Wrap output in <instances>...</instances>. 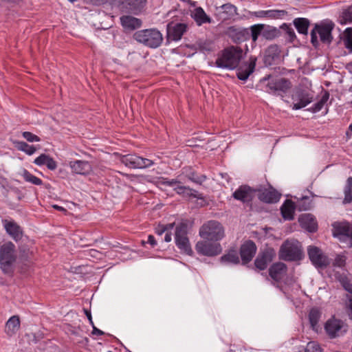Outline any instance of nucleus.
<instances>
[{"instance_id": "09e8293b", "label": "nucleus", "mask_w": 352, "mask_h": 352, "mask_svg": "<svg viewBox=\"0 0 352 352\" xmlns=\"http://www.w3.org/2000/svg\"><path fill=\"white\" fill-rule=\"evenodd\" d=\"M342 16L344 23L352 22V6L343 11Z\"/></svg>"}, {"instance_id": "bf43d9fd", "label": "nucleus", "mask_w": 352, "mask_h": 352, "mask_svg": "<svg viewBox=\"0 0 352 352\" xmlns=\"http://www.w3.org/2000/svg\"><path fill=\"white\" fill-rule=\"evenodd\" d=\"M190 180H192L193 182L195 183H197V184H201V183L205 181V179H206V177L204 176V175H201V177H190Z\"/></svg>"}, {"instance_id": "c85d7f7f", "label": "nucleus", "mask_w": 352, "mask_h": 352, "mask_svg": "<svg viewBox=\"0 0 352 352\" xmlns=\"http://www.w3.org/2000/svg\"><path fill=\"white\" fill-rule=\"evenodd\" d=\"M20 328V320L18 316H13L7 321L5 331L9 336L16 333Z\"/></svg>"}, {"instance_id": "393cba45", "label": "nucleus", "mask_w": 352, "mask_h": 352, "mask_svg": "<svg viewBox=\"0 0 352 352\" xmlns=\"http://www.w3.org/2000/svg\"><path fill=\"white\" fill-rule=\"evenodd\" d=\"M299 223L300 226L309 232L317 230L318 225L315 217L311 214H304L300 216Z\"/></svg>"}, {"instance_id": "a18cd8bd", "label": "nucleus", "mask_w": 352, "mask_h": 352, "mask_svg": "<svg viewBox=\"0 0 352 352\" xmlns=\"http://www.w3.org/2000/svg\"><path fill=\"white\" fill-rule=\"evenodd\" d=\"M287 12L283 10H267V18L270 19H281L287 15Z\"/></svg>"}, {"instance_id": "4c0bfd02", "label": "nucleus", "mask_w": 352, "mask_h": 352, "mask_svg": "<svg viewBox=\"0 0 352 352\" xmlns=\"http://www.w3.org/2000/svg\"><path fill=\"white\" fill-rule=\"evenodd\" d=\"M338 280L340 283L343 288L352 294V279L349 278L345 274H339L336 276Z\"/></svg>"}, {"instance_id": "0e129e2a", "label": "nucleus", "mask_w": 352, "mask_h": 352, "mask_svg": "<svg viewBox=\"0 0 352 352\" xmlns=\"http://www.w3.org/2000/svg\"><path fill=\"white\" fill-rule=\"evenodd\" d=\"M92 327H93L92 334L98 335V336H102V335L104 334V333L102 331L96 328L94 324L92 325Z\"/></svg>"}, {"instance_id": "a878e982", "label": "nucleus", "mask_w": 352, "mask_h": 352, "mask_svg": "<svg viewBox=\"0 0 352 352\" xmlns=\"http://www.w3.org/2000/svg\"><path fill=\"white\" fill-rule=\"evenodd\" d=\"M280 195L274 189H265L259 192L258 199L265 203H276Z\"/></svg>"}, {"instance_id": "aec40b11", "label": "nucleus", "mask_w": 352, "mask_h": 352, "mask_svg": "<svg viewBox=\"0 0 352 352\" xmlns=\"http://www.w3.org/2000/svg\"><path fill=\"white\" fill-rule=\"evenodd\" d=\"M187 30L188 25L186 23H168L167 25L168 36L173 41H179Z\"/></svg>"}, {"instance_id": "2f4dec72", "label": "nucleus", "mask_w": 352, "mask_h": 352, "mask_svg": "<svg viewBox=\"0 0 352 352\" xmlns=\"http://www.w3.org/2000/svg\"><path fill=\"white\" fill-rule=\"evenodd\" d=\"M293 24L299 34L307 35L310 25V21L307 18H296Z\"/></svg>"}, {"instance_id": "7c9ffc66", "label": "nucleus", "mask_w": 352, "mask_h": 352, "mask_svg": "<svg viewBox=\"0 0 352 352\" xmlns=\"http://www.w3.org/2000/svg\"><path fill=\"white\" fill-rule=\"evenodd\" d=\"M321 317L320 311L316 308H312L309 313V321L310 323L311 328L313 331L318 332L319 329V325L318 324Z\"/></svg>"}, {"instance_id": "f257e3e1", "label": "nucleus", "mask_w": 352, "mask_h": 352, "mask_svg": "<svg viewBox=\"0 0 352 352\" xmlns=\"http://www.w3.org/2000/svg\"><path fill=\"white\" fill-rule=\"evenodd\" d=\"M243 50L237 46H231L223 51L215 62L218 67L233 69L238 67L242 58Z\"/></svg>"}, {"instance_id": "9b49d317", "label": "nucleus", "mask_w": 352, "mask_h": 352, "mask_svg": "<svg viewBox=\"0 0 352 352\" xmlns=\"http://www.w3.org/2000/svg\"><path fill=\"white\" fill-rule=\"evenodd\" d=\"M292 87V82L285 78L272 79L266 85V91L277 96H282Z\"/></svg>"}, {"instance_id": "774afa93", "label": "nucleus", "mask_w": 352, "mask_h": 352, "mask_svg": "<svg viewBox=\"0 0 352 352\" xmlns=\"http://www.w3.org/2000/svg\"><path fill=\"white\" fill-rule=\"evenodd\" d=\"M175 226L174 223H168L166 225H164V227L166 228V232H171V230L173 229Z\"/></svg>"}, {"instance_id": "1a4fd4ad", "label": "nucleus", "mask_w": 352, "mask_h": 352, "mask_svg": "<svg viewBox=\"0 0 352 352\" xmlns=\"http://www.w3.org/2000/svg\"><path fill=\"white\" fill-rule=\"evenodd\" d=\"M276 256V252L272 247L266 246L259 251L256 259L254 265L259 270H265Z\"/></svg>"}, {"instance_id": "4468645a", "label": "nucleus", "mask_w": 352, "mask_h": 352, "mask_svg": "<svg viewBox=\"0 0 352 352\" xmlns=\"http://www.w3.org/2000/svg\"><path fill=\"white\" fill-rule=\"evenodd\" d=\"M226 34L235 43H241L251 38V30L250 28L231 26L228 28Z\"/></svg>"}, {"instance_id": "680f3d73", "label": "nucleus", "mask_w": 352, "mask_h": 352, "mask_svg": "<svg viewBox=\"0 0 352 352\" xmlns=\"http://www.w3.org/2000/svg\"><path fill=\"white\" fill-rule=\"evenodd\" d=\"M254 16L258 18H267V10H260L254 13Z\"/></svg>"}, {"instance_id": "20e7f679", "label": "nucleus", "mask_w": 352, "mask_h": 352, "mask_svg": "<svg viewBox=\"0 0 352 352\" xmlns=\"http://www.w3.org/2000/svg\"><path fill=\"white\" fill-rule=\"evenodd\" d=\"M133 38L151 48L158 47L163 41L162 33L155 28L137 31L133 34Z\"/></svg>"}, {"instance_id": "49530a36", "label": "nucleus", "mask_w": 352, "mask_h": 352, "mask_svg": "<svg viewBox=\"0 0 352 352\" xmlns=\"http://www.w3.org/2000/svg\"><path fill=\"white\" fill-rule=\"evenodd\" d=\"M187 236V225L182 223L176 227L175 238H182Z\"/></svg>"}, {"instance_id": "ea45409f", "label": "nucleus", "mask_w": 352, "mask_h": 352, "mask_svg": "<svg viewBox=\"0 0 352 352\" xmlns=\"http://www.w3.org/2000/svg\"><path fill=\"white\" fill-rule=\"evenodd\" d=\"M344 203H351L352 201V177H348L344 186Z\"/></svg>"}, {"instance_id": "bb28decb", "label": "nucleus", "mask_w": 352, "mask_h": 352, "mask_svg": "<svg viewBox=\"0 0 352 352\" xmlns=\"http://www.w3.org/2000/svg\"><path fill=\"white\" fill-rule=\"evenodd\" d=\"M191 16L199 26L204 23H212V19L206 14L205 11L201 7L195 8Z\"/></svg>"}, {"instance_id": "473e14b6", "label": "nucleus", "mask_w": 352, "mask_h": 352, "mask_svg": "<svg viewBox=\"0 0 352 352\" xmlns=\"http://www.w3.org/2000/svg\"><path fill=\"white\" fill-rule=\"evenodd\" d=\"M221 263L238 264L240 262L237 250L235 248H230L226 254L220 258Z\"/></svg>"}, {"instance_id": "9d476101", "label": "nucleus", "mask_w": 352, "mask_h": 352, "mask_svg": "<svg viewBox=\"0 0 352 352\" xmlns=\"http://www.w3.org/2000/svg\"><path fill=\"white\" fill-rule=\"evenodd\" d=\"M324 330L330 338H336L347 331V325L341 320L333 317L325 322Z\"/></svg>"}, {"instance_id": "13d9d810", "label": "nucleus", "mask_w": 352, "mask_h": 352, "mask_svg": "<svg viewBox=\"0 0 352 352\" xmlns=\"http://www.w3.org/2000/svg\"><path fill=\"white\" fill-rule=\"evenodd\" d=\"M323 106H324V104L322 103V102L319 100L318 102H316L314 105V107H311L312 111L313 112H318V111H320L322 109Z\"/></svg>"}, {"instance_id": "72a5a7b5", "label": "nucleus", "mask_w": 352, "mask_h": 352, "mask_svg": "<svg viewBox=\"0 0 352 352\" xmlns=\"http://www.w3.org/2000/svg\"><path fill=\"white\" fill-rule=\"evenodd\" d=\"M162 184L168 186L173 187L174 190L179 195H184V190H189L190 187L180 185L181 182L176 179L164 180Z\"/></svg>"}, {"instance_id": "6e6552de", "label": "nucleus", "mask_w": 352, "mask_h": 352, "mask_svg": "<svg viewBox=\"0 0 352 352\" xmlns=\"http://www.w3.org/2000/svg\"><path fill=\"white\" fill-rule=\"evenodd\" d=\"M195 250L199 254L206 256H215L222 252L221 245L219 242L209 239L198 241Z\"/></svg>"}, {"instance_id": "3c124183", "label": "nucleus", "mask_w": 352, "mask_h": 352, "mask_svg": "<svg viewBox=\"0 0 352 352\" xmlns=\"http://www.w3.org/2000/svg\"><path fill=\"white\" fill-rule=\"evenodd\" d=\"M346 264V257L342 255H338L333 262V265L339 267H342Z\"/></svg>"}, {"instance_id": "052dcab7", "label": "nucleus", "mask_w": 352, "mask_h": 352, "mask_svg": "<svg viewBox=\"0 0 352 352\" xmlns=\"http://www.w3.org/2000/svg\"><path fill=\"white\" fill-rule=\"evenodd\" d=\"M166 232V228L164 225H158L155 228V233L158 235H162Z\"/></svg>"}, {"instance_id": "de8ad7c7", "label": "nucleus", "mask_w": 352, "mask_h": 352, "mask_svg": "<svg viewBox=\"0 0 352 352\" xmlns=\"http://www.w3.org/2000/svg\"><path fill=\"white\" fill-rule=\"evenodd\" d=\"M305 352H323L320 344L314 341L309 342L304 349Z\"/></svg>"}, {"instance_id": "412c9836", "label": "nucleus", "mask_w": 352, "mask_h": 352, "mask_svg": "<svg viewBox=\"0 0 352 352\" xmlns=\"http://www.w3.org/2000/svg\"><path fill=\"white\" fill-rule=\"evenodd\" d=\"M292 100L296 101V102L294 103L292 109L297 110L311 103L313 100V97L305 91L298 90L292 96Z\"/></svg>"}, {"instance_id": "0eeeda50", "label": "nucleus", "mask_w": 352, "mask_h": 352, "mask_svg": "<svg viewBox=\"0 0 352 352\" xmlns=\"http://www.w3.org/2000/svg\"><path fill=\"white\" fill-rule=\"evenodd\" d=\"M16 258L14 245L12 242L4 243L0 248V267L4 273L12 272Z\"/></svg>"}, {"instance_id": "cd10ccee", "label": "nucleus", "mask_w": 352, "mask_h": 352, "mask_svg": "<svg viewBox=\"0 0 352 352\" xmlns=\"http://www.w3.org/2000/svg\"><path fill=\"white\" fill-rule=\"evenodd\" d=\"M122 25L126 29L135 30L142 25V21L130 15H124L120 17Z\"/></svg>"}, {"instance_id": "69168bd1", "label": "nucleus", "mask_w": 352, "mask_h": 352, "mask_svg": "<svg viewBox=\"0 0 352 352\" xmlns=\"http://www.w3.org/2000/svg\"><path fill=\"white\" fill-rule=\"evenodd\" d=\"M164 241L170 242L172 239L171 232H165Z\"/></svg>"}, {"instance_id": "603ef678", "label": "nucleus", "mask_w": 352, "mask_h": 352, "mask_svg": "<svg viewBox=\"0 0 352 352\" xmlns=\"http://www.w3.org/2000/svg\"><path fill=\"white\" fill-rule=\"evenodd\" d=\"M49 156L50 155L46 154H41L34 160V163L38 166H43L46 164Z\"/></svg>"}, {"instance_id": "e2e57ef3", "label": "nucleus", "mask_w": 352, "mask_h": 352, "mask_svg": "<svg viewBox=\"0 0 352 352\" xmlns=\"http://www.w3.org/2000/svg\"><path fill=\"white\" fill-rule=\"evenodd\" d=\"M147 243L151 244L152 247H155L157 245V241L153 235H149L148 236Z\"/></svg>"}, {"instance_id": "c03bdc74", "label": "nucleus", "mask_w": 352, "mask_h": 352, "mask_svg": "<svg viewBox=\"0 0 352 352\" xmlns=\"http://www.w3.org/2000/svg\"><path fill=\"white\" fill-rule=\"evenodd\" d=\"M344 42L345 47L352 52V28H348L344 31Z\"/></svg>"}, {"instance_id": "39448f33", "label": "nucleus", "mask_w": 352, "mask_h": 352, "mask_svg": "<svg viewBox=\"0 0 352 352\" xmlns=\"http://www.w3.org/2000/svg\"><path fill=\"white\" fill-rule=\"evenodd\" d=\"M251 38L254 43L258 41L259 36L266 40L272 41L280 36V31L276 27L266 24H255L250 26Z\"/></svg>"}, {"instance_id": "423d86ee", "label": "nucleus", "mask_w": 352, "mask_h": 352, "mask_svg": "<svg viewBox=\"0 0 352 352\" xmlns=\"http://www.w3.org/2000/svg\"><path fill=\"white\" fill-rule=\"evenodd\" d=\"M199 235L204 239L218 242L224 237V229L219 222L212 220L200 228Z\"/></svg>"}, {"instance_id": "338daca9", "label": "nucleus", "mask_w": 352, "mask_h": 352, "mask_svg": "<svg viewBox=\"0 0 352 352\" xmlns=\"http://www.w3.org/2000/svg\"><path fill=\"white\" fill-rule=\"evenodd\" d=\"M329 97V94L328 92H325L324 94L322 96L321 99L320 100L322 103L324 104L328 100Z\"/></svg>"}, {"instance_id": "5701e85b", "label": "nucleus", "mask_w": 352, "mask_h": 352, "mask_svg": "<svg viewBox=\"0 0 352 352\" xmlns=\"http://www.w3.org/2000/svg\"><path fill=\"white\" fill-rule=\"evenodd\" d=\"M332 226L334 236H344L352 238V227L349 222H335Z\"/></svg>"}, {"instance_id": "c9c22d12", "label": "nucleus", "mask_w": 352, "mask_h": 352, "mask_svg": "<svg viewBox=\"0 0 352 352\" xmlns=\"http://www.w3.org/2000/svg\"><path fill=\"white\" fill-rule=\"evenodd\" d=\"M280 50L276 45H272L267 47L265 52V62L270 64V61L278 58Z\"/></svg>"}, {"instance_id": "f704fd0d", "label": "nucleus", "mask_w": 352, "mask_h": 352, "mask_svg": "<svg viewBox=\"0 0 352 352\" xmlns=\"http://www.w3.org/2000/svg\"><path fill=\"white\" fill-rule=\"evenodd\" d=\"M223 20L229 19L236 14V8L230 3H226L221 7Z\"/></svg>"}, {"instance_id": "e433bc0d", "label": "nucleus", "mask_w": 352, "mask_h": 352, "mask_svg": "<svg viewBox=\"0 0 352 352\" xmlns=\"http://www.w3.org/2000/svg\"><path fill=\"white\" fill-rule=\"evenodd\" d=\"M175 243L177 246L187 254L191 255L192 250L190 248L188 238L182 237L175 239Z\"/></svg>"}, {"instance_id": "6ab92c4d", "label": "nucleus", "mask_w": 352, "mask_h": 352, "mask_svg": "<svg viewBox=\"0 0 352 352\" xmlns=\"http://www.w3.org/2000/svg\"><path fill=\"white\" fill-rule=\"evenodd\" d=\"M269 276L276 283H280L287 275V266L282 262L274 263L268 270Z\"/></svg>"}, {"instance_id": "864d4df0", "label": "nucleus", "mask_w": 352, "mask_h": 352, "mask_svg": "<svg viewBox=\"0 0 352 352\" xmlns=\"http://www.w3.org/2000/svg\"><path fill=\"white\" fill-rule=\"evenodd\" d=\"M45 165L47 167L48 169L51 170H55L57 167L56 162L50 156H49Z\"/></svg>"}, {"instance_id": "58836bf2", "label": "nucleus", "mask_w": 352, "mask_h": 352, "mask_svg": "<svg viewBox=\"0 0 352 352\" xmlns=\"http://www.w3.org/2000/svg\"><path fill=\"white\" fill-rule=\"evenodd\" d=\"M14 144L16 148L19 151H23L24 153L29 155L34 154L36 151L35 146L32 145H29L28 144L23 141H16L14 142Z\"/></svg>"}, {"instance_id": "37998d69", "label": "nucleus", "mask_w": 352, "mask_h": 352, "mask_svg": "<svg viewBox=\"0 0 352 352\" xmlns=\"http://www.w3.org/2000/svg\"><path fill=\"white\" fill-rule=\"evenodd\" d=\"M199 50L203 52H210L212 50V43L208 40H199L197 42Z\"/></svg>"}, {"instance_id": "8fccbe9b", "label": "nucleus", "mask_w": 352, "mask_h": 352, "mask_svg": "<svg viewBox=\"0 0 352 352\" xmlns=\"http://www.w3.org/2000/svg\"><path fill=\"white\" fill-rule=\"evenodd\" d=\"M23 137L28 142H39L41 140L40 138L31 132L25 131L22 133Z\"/></svg>"}, {"instance_id": "6e6d98bb", "label": "nucleus", "mask_w": 352, "mask_h": 352, "mask_svg": "<svg viewBox=\"0 0 352 352\" xmlns=\"http://www.w3.org/2000/svg\"><path fill=\"white\" fill-rule=\"evenodd\" d=\"M348 302L346 303L347 314L349 318L352 320V296L346 295Z\"/></svg>"}, {"instance_id": "b1692460", "label": "nucleus", "mask_w": 352, "mask_h": 352, "mask_svg": "<svg viewBox=\"0 0 352 352\" xmlns=\"http://www.w3.org/2000/svg\"><path fill=\"white\" fill-rule=\"evenodd\" d=\"M3 223L6 232L14 241H18L21 239L23 231L16 223L5 220Z\"/></svg>"}, {"instance_id": "ddd939ff", "label": "nucleus", "mask_w": 352, "mask_h": 352, "mask_svg": "<svg viewBox=\"0 0 352 352\" xmlns=\"http://www.w3.org/2000/svg\"><path fill=\"white\" fill-rule=\"evenodd\" d=\"M307 253L311 263L316 267L324 268L329 265L327 256L322 253L319 248L310 245L307 248Z\"/></svg>"}, {"instance_id": "4be33fe9", "label": "nucleus", "mask_w": 352, "mask_h": 352, "mask_svg": "<svg viewBox=\"0 0 352 352\" xmlns=\"http://www.w3.org/2000/svg\"><path fill=\"white\" fill-rule=\"evenodd\" d=\"M72 173L78 175H87L92 170L91 164L85 160H74L69 162Z\"/></svg>"}, {"instance_id": "dca6fc26", "label": "nucleus", "mask_w": 352, "mask_h": 352, "mask_svg": "<svg viewBox=\"0 0 352 352\" xmlns=\"http://www.w3.org/2000/svg\"><path fill=\"white\" fill-rule=\"evenodd\" d=\"M256 60V57L251 56L248 61L244 62L243 64L239 65L236 69L237 78L241 80H246L254 72Z\"/></svg>"}, {"instance_id": "5fc2aeb1", "label": "nucleus", "mask_w": 352, "mask_h": 352, "mask_svg": "<svg viewBox=\"0 0 352 352\" xmlns=\"http://www.w3.org/2000/svg\"><path fill=\"white\" fill-rule=\"evenodd\" d=\"M184 196L192 197L197 199H202L201 195H199L197 191L190 188L189 190H184Z\"/></svg>"}, {"instance_id": "2eb2a0df", "label": "nucleus", "mask_w": 352, "mask_h": 352, "mask_svg": "<svg viewBox=\"0 0 352 352\" xmlns=\"http://www.w3.org/2000/svg\"><path fill=\"white\" fill-rule=\"evenodd\" d=\"M256 191V189L248 185H242L233 192L232 197L236 200L244 204L250 203L253 200Z\"/></svg>"}, {"instance_id": "f8f14e48", "label": "nucleus", "mask_w": 352, "mask_h": 352, "mask_svg": "<svg viewBox=\"0 0 352 352\" xmlns=\"http://www.w3.org/2000/svg\"><path fill=\"white\" fill-rule=\"evenodd\" d=\"M120 162L130 168H145L153 164L152 160L133 154L122 156Z\"/></svg>"}, {"instance_id": "7ed1b4c3", "label": "nucleus", "mask_w": 352, "mask_h": 352, "mask_svg": "<svg viewBox=\"0 0 352 352\" xmlns=\"http://www.w3.org/2000/svg\"><path fill=\"white\" fill-rule=\"evenodd\" d=\"M279 258L285 261H300L302 258L301 245L297 240L285 241L280 247Z\"/></svg>"}, {"instance_id": "f03ea898", "label": "nucleus", "mask_w": 352, "mask_h": 352, "mask_svg": "<svg viewBox=\"0 0 352 352\" xmlns=\"http://www.w3.org/2000/svg\"><path fill=\"white\" fill-rule=\"evenodd\" d=\"M332 21H322L316 23L311 31V43L314 47L319 46V41L317 34H319L320 41L323 43L330 44L333 41L332 30L334 28Z\"/></svg>"}, {"instance_id": "a19ab883", "label": "nucleus", "mask_w": 352, "mask_h": 352, "mask_svg": "<svg viewBox=\"0 0 352 352\" xmlns=\"http://www.w3.org/2000/svg\"><path fill=\"white\" fill-rule=\"evenodd\" d=\"M22 176L24 178L25 181L29 183H31L34 185L40 186L42 185V180L31 174L28 170L24 169L22 173Z\"/></svg>"}, {"instance_id": "f3484780", "label": "nucleus", "mask_w": 352, "mask_h": 352, "mask_svg": "<svg viewBox=\"0 0 352 352\" xmlns=\"http://www.w3.org/2000/svg\"><path fill=\"white\" fill-rule=\"evenodd\" d=\"M146 2V0H120V3L126 12L138 15L144 9Z\"/></svg>"}, {"instance_id": "79ce46f5", "label": "nucleus", "mask_w": 352, "mask_h": 352, "mask_svg": "<svg viewBox=\"0 0 352 352\" xmlns=\"http://www.w3.org/2000/svg\"><path fill=\"white\" fill-rule=\"evenodd\" d=\"M280 28L285 32L288 41L290 43H293L294 41L296 38V33L294 29L287 23H283L280 26Z\"/></svg>"}, {"instance_id": "c756f323", "label": "nucleus", "mask_w": 352, "mask_h": 352, "mask_svg": "<svg viewBox=\"0 0 352 352\" xmlns=\"http://www.w3.org/2000/svg\"><path fill=\"white\" fill-rule=\"evenodd\" d=\"M283 217L286 220L294 219L295 204L292 200L287 199L280 208Z\"/></svg>"}, {"instance_id": "a211bd4d", "label": "nucleus", "mask_w": 352, "mask_h": 352, "mask_svg": "<svg viewBox=\"0 0 352 352\" xmlns=\"http://www.w3.org/2000/svg\"><path fill=\"white\" fill-rule=\"evenodd\" d=\"M256 245L252 240L245 241L240 248V256L242 264L245 265L250 262L256 252Z\"/></svg>"}, {"instance_id": "4d7b16f0", "label": "nucleus", "mask_w": 352, "mask_h": 352, "mask_svg": "<svg viewBox=\"0 0 352 352\" xmlns=\"http://www.w3.org/2000/svg\"><path fill=\"white\" fill-rule=\"evenodd\" d=\"M307 197H303L302 200L299 202L298 208L300 210H307L310 208V204L309 203L307 205H305L302 203L303 200H307Z\"/></svg>"}]
</instances>
